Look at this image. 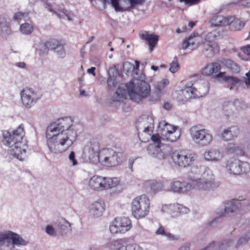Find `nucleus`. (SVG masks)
Instances as JSON below:
<instances>
[{"instance_id": "f257e3e1", "label": "nucleus", "mask_w": 250, "mask_h": 250, "mask_svg": "<svg viewBox=\"0 0 250 250\" xmlns=\"http://www.w3.org/2000/svg\"><path fill=\"white\" fill-rule=\"evenodd\" d=\"M77 126L69 117L60 118L46 128L47 146L50 152L59 154L71 146L77 138Z\"/></svg>"}, {"instance_id": "f03ea898", "label": "nucleus", "mask_w": 250, "mask_h": 250, "mask_svg": "<svg viewBox=\"0 0 250 250\" xmlns=\"http://www.w3.org/2000/svg\"><path fill=\"white\" fill-rule=\"evenodd\" d=\"M188 178L194 189L199 191H210L220 186L212 172L201 165L192 166L188 172Z\"/></svg>"}, {"instance_id": "7ed1b4c3", "label": "nucleus", "mask_w": 250, "mask_h": 250, "mask_svg": "<svg viewBox=\"0 0 250 250\" xmlns=\"http://www.w3.org/2000/svg\"><path fill=\"white\" fill-rule=\"evenodd\" d=\"M24 125L21 124L16 129L12 131H2V143L9 147V153L19 160H22L26 153L27 141L24 138Z\"/></svg>"}, {"instance_id": "20e7f679", "label": "nucleus", "mask_w": 250, "mask_h": 250, "mask_svg": "<svg viewBox=\"0 0 250 250\" xmlns=\"http://www.w3.org/2000/svg\"><path fill=\"white\" fill-rule=\"evenodd\" d=\"M127 91L119 87L112 97L113 102H121L126 98L127 92L130 99L135 102L138 103L143 99L150 94V86L145 81L137 80L136 83L131 81L126 83Z\"/></svg>"}, {"instance_id": "39448f33", "label": "nucleus", "mask_w": 250, "mask_h": 250, "mask_svg": "<svg viewBox=\"0 0 250 250\" xmlns=\"http://www.w3.org/2000/svg\"><path fill=\"white\" fill-rule=\"evenodd\" d=\"M209 83L205 80H199L192 83L187 82L181 92L184 99H179L185 102L192 98H200L206 95L209 91Z\"/></svg>"}, {"instance_id": "423d86ee", "label": "nucleus", "mask_w": 250, "mask_h": 250, "mask_svg": "<svg viewBox=\"0 0 250 250\" xmlns=\"http://www.w3.org/2000/svg\"><path fill=\"white\" fill-rule=\"evenodd\" d=\"M154 117L151 115H143L136 122V127L138 136L142 142H146L148 139L154 128Z\"/></svg>"}, {"instance_id": "0eeeda50", "label": "nucleus", "mask_w": 250, "mask_h": 250, "mask_svg": "<svg viewBox=\"0 0 250 250\" xmlns=\"http://www.w3.org/2000/svg\"><path fill=\"white\" fill-rule=\"evenodd\" d=\"M150 201L146 195L143 194L135 198L131 203V211L137 219L143 218L149 212Z\"/></svg>"}, {"instance_id": "6e6552de", "label": "nucleus", "mask_w": 250, "mask_h": 250, "mask_svg": "<svg viewBox=\"0 0 250 250\" xmlns=\"http://www.w3.org/2000/svg\"><path fill=\"white\" fill-rule=\"evenodd\" d=\"M120 182L117 177H105L98 175L92 176L89 181L90 188L97 191H102L116 187Z\"/></svg>"}, {"instance_id": "1a4fd4ad", "label": "nucleus", "mask_w": 250, "mask_h": 250, "mask_svg": "<svg viewBox=\"0 0 250 250\" xmlns=\"http://www.w3.org/2000/svg\"><path fill=\"white\" fill-rule=\"evenodd\" d=\"M28 241L24 239L20 235L10 230L0 232V247L1 248L16 246H26Z\"/></svg>"}, {"instance_id": "9d476101", "label": "nucleus", "mask_w": 250, "mask_h": 250, "mask_svg": "<svg viewBox=\"0 0 250 250\" xmlns=\"http://www.w3.org/2000/svg\"><path fill=\"white\" fill-rule=\"evenodd\" d=\"M151 138L154 144H150L147 146L148 155L159 160L165 159L168 156V153L163 148L164 146L161 143L159 135L153 134ZM161 138L162 139V137Z\"/></svg>"}, {"instance_id": "9b49d317", "label": "nucleus", "mask_w": 250, "mask_h": 250, "mask_svg": "<svg viewBox=\"0 0 250 250\" xmlns=\"http://www.w3.org/2000/svg\"><path fill=\"white\" fill-rule=\"evenodd\" d=\"M119 153L111 148L102 149L99 154L98 160L104 166L106 167H115L121 162L118 155Z\"/></svg>"}, {"instance_id": "f8f14e48", "label": "nucleus", "mask_w": 250, "mask_h": 250, "mask_svg": "<svg viewBox=\"0 0 250 250\" xmlns=\"http://www.w3.org/2000/svg\"><path fill=\"white\" fill-rule=\"evenodd\" d=\"M190 135L192 141L202 146L209 145L213 140V135L206 129H198L192 127L190 129Z\"/></svg>"}, {"instance_id": "ddd939ff", "label": "nucleus", "mask_w": 250, "mask_h": 250, "mask_svg": "<svg viewBox=\"0 0 250 250\" xmlns=\"http://www.w3.org/2000/svg\"><path fill=\"white\" fill-rule=\"evenodd\" d=\"M20 96L23 105L27 108H30L41 98L42 94L39 90L25 88L21 91Z\"/></svg>"}, {"instance_id": "4468645a", "label": "nucleus", "mask_w": 250, "mask_h": 250, "mask_svg": "<svg viewBox=\"0 0 250 250\" xmlns=\"http://www.w3.org/2000/svg\"><path fill=\"white\" fill-rule=\"evenodd\" d=\"M226 170L232 175H239L247 173L250 170V164L238 159H229L227 162Z\"/></svg>"}, {"instance_id": "2eb2a0df", "label": "nucleus", "mask_w": 250, "mask_h": 250, "mask_svg": "<svg viewBox=\"0 0 250 250\" xmlns=\"http://www.w3.org/2000/svg\"><path fill=\"white\" fill-rule=\"evenodd\" d=\"M172 159L176 165L185 168L193 163L195 160V154L189 150H181L174 153Z\"/></svg>"}, {"instance_id": "dca6fc26", "label": "nucleus", "mask_w": 250, "mask_h": 250, "mask_svg": "<svg viewBox=\"0 0 250 250\" xmlns=\"http://www.w3.org/2000/svg\"><path fill=\"white\" fill-rule=\"evenodd\" d=\"M111 4L116 12L130 11L136 6L142 5L146 0H110Z\"/></svg>"}, {"instance_id": "f3484780", "label": "nucleus", "mask_w": 250, "mask_h": 250, "mask_svg": "<svg viewBox=\"0 0 250 250\" xmlns=\"http://www.w3.org/2000/svg\"><path fill=\"white\" fill-rule=\"evenodd\" d=\"M194 189L189 183L185 181H174L170 183V187H167L165 191H171L179 194H184Z\"/></svg>"}, {"instance_id": "a211bd4d", "label": "nucleus", "mask_w": 250, "mask_h": 250, "mask_svg": "<svg viewBox=\"0 0 250 250\" xmlns=\"http://www.w3.org/2000/svg\"><path fill=\"white\" fill-rule=\"evenodd\" d=\"M100 151L99 142L97 140L92 139L85 144L83 152L86 157L89 159H98Z\"/></svg>"}, {"instance_id": "6ab92c4d", "label": "nucleus", "mask_w": 250, "mask_h": 250, "mask_svg": "<svg viewBox=\"0 0 250 250\" xmlns=\"http://www.w3.org/2000/svg\"><path fill=\"white\" fill-rule=\"evenodd\" d=\"M43 1L44 3L45 7L59 18H61L64 16L67 17L68 21H72L75 17L74 13L71 11L65 9L63 7V5L54 8L53 6L48 2L47 0H43Z\"/></svg>"}, {"instance_id": "aec40b11", "label": "nucleus", "mask_w": 250, "mask_h": 250, "mask_svg": "<svg viewBox=\"0 0 250 250\" xmlns=\"http://www.w3.org/2000/svg\"><path fill=\"white\" fill-rule=\"evenodd\" d=\"M107 247L111 250H143L141 247L136 244L125 245L121 239L110 241L107 244Z\"/></svg>"}, {"instance_id": "412c9836", "label": "nucleus", "mask_w": 250, "mask_h": 250, "mask_svg": "<svg viewBox=\"0 0 250 250\" xmlns=\"http://www.w3.org/2000/svg\"><path fill=\"white\" fill-rule=\"evenodd\" d=\"M204 40L198 33L191 34L188 37L186 38L183 41L182 44V49H187L190 47L192 50L195 49L202 44Z\"/></svg>"}, {"instance_id": "4be33fe9", "label": "nucleus", "mask_w": 250, "mask_h": 250, "mask_svg": "<svg viewBox=\"0 0 250 250\" xmlns=\"http://www.w3.org/2000/svg\"><path fill=\"white\" fill-rule=\"evenodd\" d=\"M224 156V152L216 148L208 149L204 153V158L206 161L214 163L221 162Z\"/></svg>"}, {"instance_id": "5701e85b", "label": "nucleus", "mask_w": 250, "mask_h": 250, "mask_svg": "<svg viewBox=\"0 0 250 250\" xmlns=\"http://www.w3.org/2000/svg\"><path fill=\"white\" fill-rule=\"evenodd\" d=\"M166 182L155 180L146 181L144 183V187L152 193H156L160 191H164L167 189Z\"/></svg>"}, {"instance_id": "b1692460", "label": "nucleus", "mask_w": 250, "mask_h": 250, "mask_svg": "<svg viewBox=\"0 0 250 250\" xmlns=\"http://www.w3.org/2000/svg\"><path fill=\"white\" fill-rule=\"evenodd\" d=\"M239 103L238 100L234 101H226L223 104L222 112L227 119H232L234 117L236 105Z\"/></svg>"}, {"instance_id": "393cba45", "label": "nucleus", "mask_w": 250, "mask_h": 250, "mask_svg": "<svg viewBox=\"0 0 250 250\" xmlns=\"http://www.w3.org/2000/svg\"><path fill=\"white\" fill-rule=\"evenodd\" d=\"M105 210L104 202L101 200L94 202L90 206L89 212L94 217L101 216Z\"/></svg>"}, {"instance_id": "a878e982", "label": "nucleus", "mask_w": 250, "mask_h": 250, "mask_svg": "<svg viewBox=\"0 0 250 250\" xmlns=\"http://www.w3.org/2000/svg\"><path fill=\"white\" fill-rule=\"evenodd\" d=\"M239 202L237 200L232 199L227 202L224 208L217 212V213L220 217L225 216L236 210L239 208Z\"/></svg>"}, {"instance_id": "bb28decb", "label": "nucleus", "mask_w": 250, "mask_h": 250, "mask_svg": "<svg viewBox=\"0 0 250 250\" xmlns=\"http://www.w3.org/2000/svg\"><path fill=\"white\" fill-rule=\"evenodd\" d=\"M139 37L141 39L145 40L147 42L149 50L150 52L153 50L154 48L157 45L159 36L154 34H148L147 33L139 34Z\"/></svg>"}, {"instance_id": "cd10ccee", "label": "nucleus", "mask_w": 250, "mask_h": 250, "mask_svg": "<svg viewBox=\"0 0 250 250\" xmlns=\"http://www.w3.org/2000/svg\"><path fill=\"white\" fill-rule=\"evenodd\" d=\"M239 133V128L237 126H231L224 130L222 137L225 141H230L237 137Z\"/></svg>"}, {"instance_id": "c85d7f7f", "label": "nucleus", "mask_w": 250, "mask_h": 250, "mask_svg": "<svg viewBox=\"0 0 250 250\" xmlns=\"http://www.w3.org/2000/svg\"><path fill=\"white\" fill-rule=\"evenodd\" d=\"M221 64L220 61L208 63L202 69V73L207 76H210L214 73H217L221 70Z\"/></svg>"}, {"instance_id": "c756f323", "label": "nucleus", "mask_w": 250, "mask_h": 250, "mask_svg": "<svg viewBox=\"0 0 250 250\" xmlns=\"http://www.w3.org/2000/svg\"><path fill=\"white\" fill-rule=\"evenodd\" d=\"M232 21V17H224L220 15H215L211 19L210 22L212 25L218 26L229 25V23Z\"/></svg>"}, {"instance_id": "7c9ffc66", "label": "nucleus", "mask_w": 250, "mask_h": 250, "mask_svg": "<svg viewBox=\"0 0 250 250\" xmlns=\"http://www.w3.org/2000/svg\"><path fill=\"white\" fill-rule=\"evenodd\" d=\"M220 62L221 64L232 73H238L240 70L239 65L231 60L223 58Z\"/></svg>"}, {"instance_id": "2f4dec72", "label": "nucleus", "mask_w": 250, "mask_h": 250, "mask_svg": "<svg viewBox=\"0 0 250 250\" xmlns=\"http://www.w3.org/2000/svg\"><path fill=\"white\" fill-rule=\"evenodd\" d=\"M204 55L208 58L213 56L216 51H218L217 46L213 42L203 41L202 43Z\"/></svg>"}, {"instance_id": "473e14b6", "label": "nucleus", "mask_w": 250, "mask_h": 250, "mask_svg": "<svg viewBox=\"0 0 250 250\" xmlns=\"http://www.w3.org/2000/svg\"><path fill=\"white\" fill-rule=\"evenodd\" d=\"M225 82L227 83V87L231 90H237L239 87L243 84V81L234 76L225 77Z\"/></svg>"}, {"instance_id": "72a5a7b5", "label": "nucleus", "mask_w": 250, "mask_h": 250, "mask_svg": "<svg viewBox=\"0 0 250 250\" xmlns=\"http://www.w3.org/2000/svg\"><path fill=\"white\" fill-rule=\"evenodd\" d=\"M0 32L4 35H10L11 34L10 27V19L5 16H0Z\"/></svg>"}, {"instance_id": "f704fd0d", "label": "nucleus", "mask_w": 250, "mask_h": 250, "mask_svg": "<svg viewBox=\"0 0 250 250\" xmlns=\"http://www.w3.org/2000/svg\"><path fill=\"white\" fill-rule=\"evenodd\" d=\"M225 152L228 154H233L235 155L242 156L244 151L242 148L234 143H229L225 147Z\"/></svg>"}, {"instance_id": "c9c22d12", "label": "nucleus", "mask_w": 250, "mask_h": 250, "mask_svg": "<svg viewBox=\"0 0 250 250\" xmlns=\"http://www.w3.org/2000/svg\"><path fill=\"white\" fill-rule=\"evenodd\" d=\"M117 223L119 225L121 229V233H125L129 230L131 228V222L128 217H117Z\"/></svg>"}, {"instance_id": "e433bc0d", "label": "nucleus", "mask_w": 250, "mask_h": 250, "mask_svg": "<svg viewBox=\"0 0 250 250\" xmlns=\"http://www.w3.org/2000/svg\"><path fill=\"white\" fill-rule=\"evenodd\" d=\"M169 83L167 79H164L162 82H160L155 87V90L153 92L155 94V97H151L149 99V101L154 102L158 100L161 96V93L164 89L165 86Z\"/></svg>"}, {"instance_id": "4c0bfd02", "label": "nucleus", "mask_w": 250, "mask_h": 250, "mask_svg": "<svg viewBox=\"0 0 250 250\" xmlns=\"http://www.w3.org/2000/svg\"><path fill=\"white\" fill-rule=\"evenodd\" d=\"M177 127L178 126H173L165 121L160 122L158 125V129L162 135V137L165 136L167 133L172 131L173 130Z\"/></svg>"}, {"instance_id": "58836bf2", "label": "nucleus", "mask_w": 250, "mask_h": 250, "mask_svg": "<svg viewBox=\"0 0 250 250\" xmlns=\"http://www.w3.org/2000/svg\"><path fill=\"white\" fill-rule=\"evenodd\" d=\"M181 136V130L176 128L172 131L167 133L165 136L162 137L163 140H165L169 142H174L179 139Z\"/></svg>"}, {"instance_id": "ea45409f", "label": "nucleus", "mask_w": 250, "mask_h": 250, "mask_svg": "<svg viewBox=\"0 0 250 250\" xmlns=\"http://www.w3.org/2000/svg\"><path fill=\"white\" fill-rule=\"evenodd\" d=\"M233 18V21L229 23L231 25V28L234 30H240L245 25V22L238 19H235L234 17L230 16Z\"/></svg>"}, {"instance_id": "a19ab883", "label": "nucleus", "mask_w": 250, "mask_h": 250, "mask_svg": "<svg viewBox=\"0 0 250 250\" xmlns=\"http://www.w3.org/2000/svg\"><path fill=\"white\" fill-rule=\"evenodd\" d=\"M37 52L39 53L40 56H43L46 55L48 52V49L47 45L46 42H41L39 44L36 49Z\"/></svg>"}, {"instance_id": "79ce46f5", "label": "nucleus", "mask_w": 250, "mask_h": 250, "mask_svg": "<svg viewBox=\"0 0 250 250\" xmlns=\"http://www.w3.org/2000/svg\"><path fill=\"white\" fill-rule=\"evenodd\" d=\"M20 31L23 34L29 35L33 31V26L28 23H23L20 26Z\"/></svg>"}, {"instance_id": "37998d69", "label": "nucleus", "mask_w": 250, "mask_h": 250, "mask_svg": "<svg viewBox=\"0 0 250 250\" xmlns=\"http://www.w3.org/2000/svg\"><path fill=\"white\" fill-rule=\"evenodd\" d=\"M219 36L218 32L216 30H213L211 32L208 33L204 40L205 42H213L212 41L217 39Z\"/></svg>"}, {"instance_id": "c03bdc74", "label": "nucleus", "mask_w": 250, "mask_h": 250, "mask_svg": "<svg viewBox=\"0 0 250 250\" xmlns=\"http://www.w3.org/2000/svg\"><path fill=\"white\" fill-rule=\"evenodd\" d=\"M117 221L116 218L110 225L109 230L112 234L121 233V229L119 225L117 223Z\"/></svg>"}, {"instance_id": "a18cd8bd", "label": "nucleus", "mask_w": 250, "mask_h": 250, "mask_svg": "<svg viewBox=\"0 0 250 250\" xmlns=\"http://www.w3.org/2000/svg\"><path fill=\"white\" fill-rule=\"evenodd\" d=\"M250 242V230L248 231L244 235L240 237L237 241L236 247L247 242Z\"/></svg>"}, {"instance_id": "49530a36", "label": "nucleus", "mask_w": 250, "mask_h": 250, "mask_svg": "<svg viewBox=\"0 0 250 250\" xmlns=\"http://www.w3.org/2000/svg\"><path fill=\"white\" fill-rule=\"evenodd\" d=\"M180 68V64L178 62L177 57H174L173 61L170 63L169 70L172 73L176 72Z\"/></svg>"}, {"instance_id": "de8ad7c7", "label": "nucleus", "mask_w": 250, "mask_h": 250, "mask_svg": "<svg viewBox=\"0 0 250 250\" xmlns=\"http://www.w3.org/2000/svg\"><path fill=\"white\" fill-rule=\"evenodd\" d=\"M109 75L107 80V86L109 89H112L116 87L117 82L115 77L114 76H111L109 74Z\"/></svg>"}, {"instance_id": "09e8293b", "label": "nucleus", "mask_w": 250, "mask_h": 250, "mask_svg": "<svg viewBox=\"0 0 250 250\" xmlns=\"http://www.w3.org/2000/svg\"><path fill=\"white\" fill-rule=\"evenodd\" d=\"M55 51L59 58L62 59L65 57L66 54L64 46L61 43H60Z\"/></svg>"}, {"instance_id": "8fccbe9b", "label": "nucleus", "mask_w": 250, "mask_h": 250, "mask_svg": "<svg viewBox=\"0 0 250 250\" xmlns=\"http://www.w3.org/2000/svg\"><path fill=\"white\" fill-rule=\"evenodd\" d=\"M174 207L176 209L177 211L181 214H187L190 211L188 208L179 204H175Z\"/></svg>"}, {"instance_id": "3c124183", "label": "nucleus", "mask_w": 250, "mask_h": 250, "mask_svg": "<svg viewBox=\"0 0 250 250\" xmlns=\"http://www.w3.org/2000/svg\"><path fill=\"white\" fill-rule=\"evenodd\" d=\"M70 228V224L68 223L60 225L59 227L60 230L58 231V235H62L66 233L68 230L71 229Z\"/></svg>"}, {"instance_id": "603ef678", "label": "nucleus", "mask_w": 250, "mask_h": 250, "mask_svg": "<svg viewBox=\"0 0 250 250\" xmlns=\"http://www.w3.org/2000/svg\"><path fill=\"white\" fill-rule=\"evenodd\" d=\"M46 43L48 50H54L55 51L60 42L57 40H51L46 41Z\"/></svg>"}, {"instance_id": "864d4df0", "label": "nucleus", "mask_w": 250, "mask_h": 250, "mask_svg": "<svg viewBox=\"0 0 250 250\" xmlns=\"http://www.w3.org/2000/svg\"><path fill=\"white\" fill-rule=\"evenodd\" d=\"M46 233L52 236H56L58 235V230H55L51 225H47L45 229Z\"/></svg>"}, {"instance_id": "5fc2aeb1", "label": "nucleus", "mask_w": 250, "mask_h": 250, "mask_svg": "<svg viewBox=\"0 0 250 250\" xmlns=\"http://www.w3.org/2000/svg\"><path fill=\"white\" fill-rule=\"evenodd\" d=\"M233 3L238 6H242L247 7H250V0H237L233 2Z\"/></svg>"}, {"instance_id": "6e6d98bb", "label": "nucleus", "mask_w": 250, "mask_h": 250, "mask_svg": "<svg viewBox=\"0 0 250 250\" xmlns=\"http://www.w3.org/2000/svg\"><path fill=\"white\" fill-rule=\"evenodd\" d=\"M200 0H180L181 2H184L185 4L188 5H192L198 4Z\"/></svg>"}, {"instance_id": "4d7b16f0", "label": "nucleus", "mask_w": 250, "mask_h": 250, "mask_svg": "<svg viewBox=\"0 0 250 250\" xmlns=\"http://www.w3.org/2000/svg\"><path fill=\"white\" fill-rule=\"evenodd\" d=\"M69 159L70 162L72 163L73 166H75L77 164V161L75 159V154L74 151H71L69 155Z\"/></svg>"}, {"instance_id": "13d9d810", "label": "nucleus", "mask_w": 250, "mask_h": 250, "mask_svg": "<svg viewBox=\"0 0 250 250\" xmlns=\"http://www.w3.org/2000/svg\"><path fill=\"white\" fill-rule=\"evenodd\" d=\"M241 50L246 55L248 56L250 55V45L242 46L241 47Z\"/></svg>"}, {"instance_id": "bf43d9fd", "label": "nucleus", "mask_w": 250, "mask_h": 250, "mask_svg": "<svg viewBox=\"0 0 250 250\" xmlns=\"http://www.w3.org/2000/svg\"><path fill=\"white\" fill-rule=\"evenodd\" d=\"M24 13L22 12H18L14 14V19L15 20L19 21L22 19L24 17Z\"/></svg>"}, {"instance_id": "052dcab7", "label": "nucleus", "mask_w": 250, "mask_h": 250, "mask_svg": "<svg viewBox=\"0 0 250 250\" xmlns=\"http://www.w3.org/2000/svg\"><path fill=\"white\" fill-rule=\"evenodd\" d=\"M157 235H166V232L165 231V228L163 226H160L159 228L156 231Z\"/></svg>"}, {"instance_id": "680f3d73", "label": "nucleus", "mask_w": 250, "mask_h": 250, "mask_svg": "<svg viewBox=\"0 0 250 250\" xmlns=\"http://www.w3.org/2000/svg\"><path fill=\"white\" fill-rule=\"evenodd\" d=\"M216 75V78H222L224 82H225V77H229V76H225V72H219Z\"/></svg>"}, {"instance_id": "e2e57ef3", "label": "nucleus", "mask_w": 250, "mask_h": 250, "mask_svg": "<svg viewBox=\"0 0 250 250\" xmlns=\"http://www.w3.org/2000/svg\"><path fill=\"white\" fill-rule=\"evenodd\" d=\"M190 244L189 243H185L183 244L179 249V250H189Z\"/></svg>"}, {"instance_id": "0e129e2a", "label": "nucleus", "mask_w": 250, "mask_h": 250, "mask_svg": "<svg viewBox=\"0 0 250 250\" xmlns=\"http://www.w3.org/2000/svg\"><path fill=\"white\" fill-rule=\"evenodd\" d=\"M246 76L247 78L245 79V83L248 87L250 88V70L246 73Z\"/></svg>"}, {"instance_id": "69168bd1", "label": "nucleus", "mask_w": 250, "mask_h": 250, "mask_svg": "<svg viewBox=\"0 0 250 250\" xmlns=\"http://www.w3.org/2000/svg\"><path fill=\"white\" fill-rule=\"evenodd\" d=\"M167 236L170 240H178L179 237L178 236L174 235L170 233H166V235Z\"/></svg>"}, {"instance_id": "338daca9", "label": "nucleus", "mask_w": 250, "mask_h": 250, "mask_svg": "<svg viewBox=\"0 0 250 250\" xmlns=\"http://www.w3.org/2000/svg\"><path fill=\"white\" fill-rule=\"evenodd\" d=\"M95 70L96 68L95 67H91L87 70V72L89 74H92L94 76H95Z\"/></svg>"}, {"instance_id": "774afa93", "label": "nucleus", "mask_w": 250, "mask_h": 250, "mask_svg": "<svg viewBox=\"0 0 250 250\" xmlns=\"http://www.w3.org/2000/svg\"><path fill=\"white\" fill-rule=\"evenodd\" d=\"M163 107L166 110H170L171 108V104L168 102L165 103Z\"/></svg>"}]
</instances>
